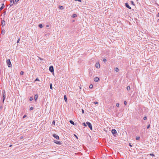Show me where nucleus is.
Here are the masks:
<instances>
[{"mask_svg":"<svg viewBox=\"0 0 159 159\" xmlns=\"http://www.w3.org/2000/svg\"><path fill=\"white\" fill-rule=\"evenodd\" d=\"M6 98V92L4 90L2 91V102L4 103Z\"/></svg>","mask_w":159,"mask_h":159,"instance_id":"f257e3e1","label":"nucleus"},{"mask_svg":"<svg viewBox=\"0 0 159 159\" xmlns=\"http://www.w3.org/2000/svg\"><path fill=\"white\" fill-rule=\"evenodd\" d=\"M6 62L8 67H10L12 65L9 59H8L7 60Z\"/></svg>","mask_w":159,"mask_h":159,"instance_id":"f03ea898","label":"nucleus"},{"mask_svg":"<svg viewBox=\"0 0 159 159\" xmlns=\"http://www.w3.org/2000/svg\"><path fill=\"white\" fill-rule=\"evenodd\" d=\"M86 124L88 126V127H89V128L91 130H92V125L89 122H86Z\"/></svg>","mask_w":159,"mask_h":159,"instance_id":"7ed1b4c3","label":"nucleus"},{"mask_svg":"<svg viewBox=\"0 0 159 159\" xmlns=\"http://www.w3.org/2000/svg\"><path fill=\"white\" fill-rule=\"evenodd\" d=\"M49 70L51 72H53L54 71L53 67L52 66H50L49 68Z\"/></svg>","mask_w":159,"mask_h":159,"instance_id":"20e7f679","label":"nucleus"},{"mask_svg":"<svg viewBox=\"0 0 159 159\" xmlns=\"http://www.w3.org/2000/svg\"><path fill=\"white\" fill-rule=\"evenodd\" d=\"M52 136H53V137H54L56 139H59V137L57 134H53Z\"/></svg>","mask_w":159,"mask_h":159,"instance_id":"39448f33","label":"nucleus"},{"mask_svg":"<svg viewBox=\"0 0 159 159\" xmlns=\"http://www.w3.org/2000/svg\"><path fill=\"white\" fill-rule=\"evenodd\" d=\"M1 25L2 27L5 25V21L4 20H2L1 21Z\"/></svg>","mask_w":159,"mask_h":159,"instance_id":"423d86ee","label":"nucleus"},{"mask_svg":"<svg viewBox=\"0 0 159 159\" xmlns=\"http://www.w3.org/2000/svg\"><path fill=\"white\" fill-rule=\"evenodd\" d=\"M95 66L97 68H99L100 67V65L99 63H97L95 64Z\"/></svg>","mask_w":159,"mask_h":159,"instance_id":"0eeeda50","label":"nucleus"},{"mask_svg":"<svg viewBox=\"0 0 159 159\" xmlns=\"http://www.w3.org/2000/svg\"><path fill=\"white\" fill-rule=\"evenodd\" d=\"M111 133L113 135H114L116 133V131L115 129H112L111 130Z\"/></svg>","mask_w":159,"mask_h":159,"instance_id":"6e6552de","label":"nucleus"},{"mask_svg":"<svg viewBox=\"0 0 159 159\" xmlns=\"http://www.w3.org/2000/svg\"><path fill=\"white\" fill-rule=\"evenodd\" d=\"M125 6H126V7H127L129 9H131V7H130L129 5V4H128V3H125Z\"/></svg>","mask_w":159,"mask_h":159,"instance_id":"1a4fd4ad","label":"nucleus"},{"mask_svg":"<svg viewBox=\"0 0 159 159\" xmlns=\"http://www.w3.org/2000/svg\"><path fill=\"white\" fill-rule=\"evenodd\" d=\"M99 80V79L98 77H95L94 78V81L95 82H98Z\"/></svg>","mask_w":159,"mask_h":159,"instance_id":"9d476101","label":"nucleus"},{"mask_svg":"<svg viewBox=\"0 0 159 159\" xmlns=\"http://www.w3.org/2000/svg\"><path fill=\"white\" fill-rule=\"evenodd\" d=\"M54 142L56 144H57L60 145L61 144V143L60 141H58L57 140H54Z\"/></svg>","mask_w":159,"mask_h":159,"instance_id":"9b49d317","label":"nucleus"},{"mask_svg":"<svg viewBox=\"0 0 159 159\" xmlns=\"http://www.w3.org/2000/svg\"><path fill=\"white\" fill-rule=\"evenodd\" d=\"M5 7L4 4V3L2 4V6L0 8V11L2 10Z\"/></svg>","mask_w":159,"mask_h":159,"instance_id":"f8f14e48","label":"nucleus"},{"mask_svg":"<svg viewBox=\"0 0 159 159\" xmlns=\"http://www.w3.org/2000/svg\"><path fill=\"white\" fill-rule=\"evenodd\" d=\"M14 0H12L11 1H10V6H12L14 4Z\"/></svg>","mask_w":159,"mask_h":159,"instance_id":"ddd939ff","label":"nucleus"},{"mask_svg":"<svg viewBox=\"0 0 159 159\" xmlns=\"http://www.w3.org/2000/svg\"><path fill=\"white\" fill-rule=\"evenodd\" d=\"M70 123L72 124L73 125H76V124L74 123V122L72 120H70Z\"/></svg>","mask_w":159,"mask_h":159,"instance_id":"4468645a","label":"nucleus"},{"mask_svg":"<svg viewBox=\"0 0 159 159\" xmlns=\"http://www.w3.org/2000/svg\"><path fill=\"white\" fill-rule=\"evenodd\" d=\"M38 98V95L37 94H35L34 96V99L35 100H36Z\"/></svg>","mask_w":159,"mask_h":159,"instance_id":"2eb2a0df","label":"nucleus"},{"mask_svg":"<svg viewBox=\"0 0 159 159\" xmlns=\"http://www.w3.org/2000/svg\"><path fill=\"white\" fill-rule=\"evenodd\" d=\"M59 8L61 10H63L64 8L63 7L61 6H59Z\"/></svg>","mask_w":159,"mask_h":159,"instance_id":"dca6fc26","label":"nucleus"},{"mask_svg":"<svg viewBox=\"0 0 159 159\" xmlns=\"http://www.w3.org/2000/svg\"><path fill=\"white\" fill-rule=\"evenodd\" d=\"M64 98L65 101L66 102L67 101V98L66 96V95H65L64 96Z\"/></svg>","mask_w":159,"mask_h":159,"instance_id":"f3484780","label":"nucleus"},{"mask_svg":"<svg viewBox=\"0 0 159 159\" xmlns=\"http://www.w3.org/2000/svg\"><path fill=\"white\" fill-rule=\"evenodd\" d=\"M77 16V15H76V14H74L72 15V17L73 18H74V17H76Z\"/></svg>","mask_w":159,"mask_h":159,"instance_id":"a211bd4d","label":"nucleus"},{"mask_svg":"<svg viewBox=\"0 0 159 159\" xmlns=\"http://www.w3.org/2000/svg\"><path fill=\"white\" fill-rule=\"evenodd\" d=\"M115 70L116 72H118L119 71V69L118 68L116 67L115 68Z\"/></svg>","mask_w":159,"mask_h":159,"instance_id":"6ab92c4d","label":"nucleus"},{"mask_svg":"<svg viewBox=\"0 0 159 159\" xmlns=\"http://www.w3.org/2000/svg\"><path fill=\"white\" fill-rule=\"evenodd\" d=\"M39 26L40 28H42L43 27V25L41 24H39Z\"/></svg>","mask_w":159,"mask_h":159,"instance_id":"aec40b11","label":"nucleus"},{"mask_svg":"<svg viewBox=\"0 0 159 159\" xmlns=\"http://www.w3.org/2000/svg\"><path fill=\"white\" fill-rule=\"evenodd\" d=\"M5 33V31L4 30H3L2 31V34H4Z\"/></svg>","mask_w":159,"mask_h":159,"instance_id":"412c9836","label":"nucleus"},{"mask_svg":"<svg viewBox=\"0 0 159 159\" xmlns=\"http://www.w3.org/2000/svg\"><path fill=\"white\" fill-rule=\"evenodd\" d=\"M19 0H15L14 1V4L17 3Z\"/></svg>","mask_w":159,"mask_h":159,"instance_id":"4be33fe9","label":"nucleus"},{"mask_svg":"<svg viewBox=\"0 0 159 159\" xmlns=\"http://www.w3.org/2000/svg\"><path fill=\"white\" fill-rule=\"evenodd\" d=\"M126 89L127 90H129L130 89V87L129 86H127V88H126Z\"/></svg>","mask_w":159,"mask_h":159,"instance_id":"5701e85b","label":"nucleus"},{"mask_svg":"<svg viewBox=\"0 0 159 159\" xmlns=\"http://www.w3.org/2000/svg\"><path fill=\"white\" fill-rule=\"evenodd\" d=\"M140 139V137L139 136H137L136 137V139L137 140H138L139 139Z\"/></svg>","mask_w":159,"mask_h":159,"instance_id":"b1692460","label":"nucleus"},{"mask_svg":"<svg viewBox=\"0 0 159 159\" xmlns=\"http://www.w3.org/2000/svg\"><path fill=\"white\" fill-rule=\"evenodd\" d=\"M89 88H90V89H92V88H93V85L92 84H90V85H89Z\"/></svg>","mask_w":159,"mask_h":159,"instance_id":"393cba45","label":"nucleus"},{"mask_svg":"<svg viewBox=\"0 0 159 159\" xmlns=\"http://www.w3.org/2000/svg\"><path fill=\"white\" fill-rule=\"evenodd\" d=\"M24 73V72L23 71H21L20 72V74L21 75H23Z\"/></svg>","mask_w":159,"mask_h":159,"instance_id":"a878e982","label":"nucleus"},{"mask_svg":"<svg viewBox=\"0 0 159 159\" xmlns=\"http://www.w3.org/2000/svg\"><path fill=\"white\" fill-rule=\"evenodd\" d=\"M131 4L133 5H134V2H133V1H131Z\"/></svg>","mask_w":159,"mask_h":159,"instance_id":"bb28decb","label":"nucleus"},{"mask_svg":"<svg viewBox=\"0 0 159 159\" xmlns=\"http://www.w3.org/2000/svg\"><path fill=\"white\" fill-rule=\"evenodd\" d=\"M149 155L150 156H153V157H154L155 156L154 154H153V153H150V154H149Z\"/></svg>","mask_w":159,"mask_h":159,"instance_id":"cd10ccee","label":"nucleus"},{"mask_svg":"<svg viewBox=\"0 0 159 159\" xmlns=\"http://www.w3.org/2000/svg\"><path fill=\"white\" fill-rule=\"evenodd\" d=\"M50 88L51 89H52V84H50Z\"/></svg>","mask_w":159,"mask_h":159,"instance_id":"c85d7f7f","label":"nucleus"},{"mask_svg":"<svg viewBox=\"0 0 159 159\" xmlns=\"http://www.w3.org/2000/svg\"><path fill=\"white\" fill-rule=\"evenodd\" d=\"M143 119L144 120H146L147 119V118L146 116H144L143 118Z\"/></svg>","mask_w":159,"mask_h":159,"instance_id":"c756f323","label":"nucleus"},{"mask_svg":"<svg viewBox=\"0 0 159 159\" xmlns=\"http://www.w3.org/2000/svg\"><path fill=\"white\" fill-rule=\"evenodd\" d=\"M39 81V80L38 78H37L35 80V81Z\"/></svg>","mask_w":159,"mask_h":159,"instance_id":"7c9ffc66","label":"nucleus"},{"mask_svg":"<svg viewBox=\"0 0 159 159\" xmlns=\"http://www.w3.org/2000/svg\"><path fill=\"white\" fill-rule=\"evenodd\" d=\"M103 61L104 62H105L107 61V60H106V59H105V58L103 59Z\"/></svg>","mask_w":159,"mask_h":159,"instance_id":"2f4dec72","label":"nucleus"},{"mask_svg":"<svg viewBox=\"0 0 159 159\" xmlns=\"http://www.w3.org/2000/svg\"><path fill=\"white\" fill-rule=\"evenodd\" d=\"M116 107H118L119 106V104L118 103H117L116 104Z\"/></svg>","mask_w":159,"mask_h":159,"instance_id":"473e14b6","label":"nucleus"},{"mask_svg":"<svg viewBox=\"0 0 159 159\" xmlns=\"http://www.w3.org/2000/svg\"><path fill=\"white\" fill-rule=\"evenodd\" d=\"M83 125L85 126H86V125L85 124V123H83Z\"/></svg>","mask_w":159,"mask_h":159,"instance_id":"72a5a7b5","label":"nucleus"},{"mask_svg":"<svg viewBox=\"0 0 159 159\" xmlns=\"http://www.w3.org/2000/svg\"><path fill=\"white\" fill-rule=\"evenodd\" d=\"M20 41V39L19 38L17 40V43H18Z\"/></svg>","mask_w":159,"mask_h":159,"instance_id":"f704fd0d","label":"nucleus"},{"mask_svg":"<svg viewBox=\"0 0 159 159\" xmlns=\"http://www.w3.org/2000/svg\"><path fill=\"white\" fill-rule=\"evenodd\" d=\"M93 103L95 104H97L98 103L97 102H93Z\"/></svg>","mask_w":159,"mask_h":159,"instance_id":"c9c22d12","label":"nucleus"},{"mask_svg":"<svg viewBox=\"0 0 159 159\" xmlns=\"http://www.w3.org/2000/svg\"><path fill=\"white\" fill-rule=\"evenodd\" d=\"M124 104L125 105H126L127 104V102L126 101H125L124 102Z\"/></svg>","mask_w":159,"mask_h":159,"instance_id":"e433bc0d","label":"nucleus"},{"mask_svg":"<svg viewBox=\"0 0 159 159\" xmlns=\"http://www.w3.org/2000/svg\"><path fill=\"white\" fill-rule=\"evenodd\" d=\"M33 100V98L32 97H30V101H32Z\"/></svg>","mask_w":159,"mask_h":159,"instance_id":"4c0bfd02","label":"nucleus"},{"mask_svg":"<svg viewBox=\"0 0 159 159\" xmlns=\"http://www.w3.org/2000/svg\"><path fill=\"white\" fill-rule=\"evenodd\" d=\"M33 107H31L30 108V110H33Z\"/></svg>","mask_w":159,"mask_h":159,"instance_id":"58836bf2","label":"nucleus"},{"mask_svg":"<svg viewBox=\"0 0 159 159\" xmlns=\"http://www.w3.org/2000/svg\"><path fill=\"white\" fill-rule=\"evenodd\" d=\"M26 116H26V115H24L23 116V118H25V117H26Z\"/></svg>","mask_w":159,"mask_h":159,"instance_id":"ea45409f","label":"nucleus"},{"mask_svg":"<svg viewBox=\"0 0 159 159\" xmlns=\"http://www.w3.org/2000/svg\"><path fill=\"white\" fill-rule=\"evenodd\" d=\"M75 1H78L80 2H81V0H75Z\"/></svg>","mask_w":159,"mask_h":159,"instance_id":"a19ab883","label":"nucleus"},{"mask_svg":"<svg viewBox=\"0 0 159 159\" xmlns=\"http://www.w3.org/2000/svg\"><path fill=\"white\" fill-rule=\"evenodd\" d=\"M52 124H54V125H55V121H54H54H52Z\"/></svg>","mask_w":159,"mask_h":159,"instance_id":"79ce46f5","label":"nucleus"},{"mask_svg":"<svg viewBox=\"0 0 159 159\" xmlns=\"http://www.w3.org/2000/svg\"><path fill=\"white\" fill-rule=\"evenodd\" d=\"M149 127H150V125H148L147 126V129H148V128H149Z\"/></svg>","mask_w":159,"mask_h":159,"instance_id":"37998d69","label":"nucleus"},{"mask_svg":"<svg viewBox=\"0 0 159 159\" xmlns=\"http://www.w3.org/2000/svg\"><path fill=\"white\" fill-rule=\"evenodd\" d=\"M82 112L83 113H84V110H83V109H82Z\"/></svg>","mask_w":159,"mask_h":159,"instance_id":"c03bdc74","label":"nucleus"},{"mask_svg":"<svg viewBox=\"0 0 159 159\" xmlns=\"http://www.w3.org/2000/svg\"><path fill=\"white\" fill-rule=\"evenodd\" d=\"M157 17H159V12L157 14Z\"/></svg>","mask_w":159,"mask_h":159,"instance_id":"a18cd8bd","label":"nucleus"},{"mask_svg":"<svg viewBox=\"0 0 159 159\" xmlns=\"http://www.w3.org/2000/svg\"><path fill=\"white\" fill-rule=\"evenodd\" d=\"M3 14H4V15H5L6 14V11H5L4 12Z\"/></svg>","mask_w":159,"mask_h":159,"instance_id":"49530a36","label":"nucleus"},{"mask_svg":"<svg viewBox=\"0 0 159 159\" xmlns=\"http://www.w3.org/2000/svg\"><path fill=\"white\" fill-rule=\"evenodd\" d=\"M23 138V136H21V137H20V138L21 139H22Z\"/></svg>","mask_w":159,"mask_h":159,"instance_id":"de8ad7c7","label":"nucleus"},{"mask_svg":"<svg viewBox=\"0 0 159 159\" xmlns=\"http://www.w3.org/2000/svg\"><path fill=\"white\" fill-rule=\"evenodd\" d=\"M12 146V145H10V146H9V147H11Z\"/></svg>","mask_w":159,"mask_h":159,"instance_id":"09e8293b","label":"nucleus"},{"mask_svg":"<svg viewBox=\"0 0 159 159\" xmlns=\"http://www.w3.org/2000/svg\"><path fill=\"white\" fill-rule=\"evenodd\" d=\"M46 27H49V25H47Z\"/></svg>","mask_w":159,"mask_h":159,"instance_id":"8fccbe9b","label":"nucleus"},{"mask_svg":"<svg viewBox=\"0 0 159 159\" xmlns=\"http://www.w3.org/2000/svg\"><path fill=\"white\" fill-rule=\"evenodd\" d=\"M129 145H130V146H132L131 145H130V144H129Z\"/></svg>","mask_w":159,"mask_h":159,"instance_id":"3c124183","label":"nucleus"},{"mask_svg":"<svg viewBox=\"0 0 159 159\" xmlns=\"http://www.w3.org/2000/svg\"><path fill=\"white\" fill-rule=\"evenodd\" d=\"M75 137H76V138H77V136H75Z\"/></svg>","mask_w":159,"mask_h":159,"instance_id":"603ef678","label":"nucleus"},{"mask_svg":"<svg viewBox=\"0 0 159 159\" xmlns=\"http://www.w3.org/2000/svg\"><path fill=\"white\" fill-rule=\"evenodd\" d=\"M75 137H76V138H77V136H75Z\"/></svg>","mask_w":159,"mask_h":159,"instance_id":"864d4df0","label":"nucleus"},{"mask_svg":"<svg viewBox=\"0 0 159 159\" xmlns=\"http://www.w3.org/2000/svg\"><path fill=\"white\" fill-rule=\"evenodd\" d=\"M158 21H159V19H158Z\"/></svg>","mask_w":159,"mask_h":159,"instance_id":"5fc2aeb1","label":"nucleus"}]
</instances>
